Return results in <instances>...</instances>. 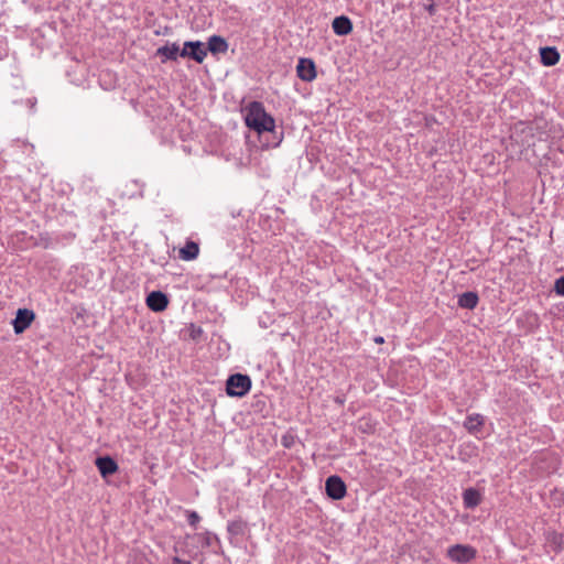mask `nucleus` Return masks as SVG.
<instances>
[{
  "mask_svg": "<svg viewBox=\"0 0 564 564\" xmlns=\"http://www.w3.org/2000/svg\"><path fill=\"white\" fill-rule=\"evenodd\" d=\"M245 122L248 128L261 134L263 132H273L275 129L274 118L265 111L260 101H251L245 108Z\"/></svg>",
  "mask_w": 564,
  "mask_h": 564,
  "instance_id": "f257e3e1",
  "label": "nucleus"
},
{
  "mask_svg": "<svg viewBox=\"0 0 564 564\" xmlns=\"http://www.w3.org/2000/svg\"><path fill=\"white\" fill-rule=\"evenodd\" d=\"M251 389V379L247 375L235 373L228 377L226 392L229 397L241 398Z\"/></svg>",
  "mask_w": 564,
  "mask_h": 564,
  "instance_id": "f03ea898",
  "label": "nucleus"
},
{
  "mask_svg": "<svg viewBox=\"0 0 564 564\" xmlns=\"http://www.w3.org/2000/svg\"><path fill=\"white\" fill-rule=\"evenodd\" d=\"M368 13H369V20L373 28L375 33L380 35L381 37H383V33L386 32V29H387V21H386L387 12H386L384 2L383 1H373L369 6Z\"/></svg>",
  "mask_w": 564,
  "mask_h": 564,
  "instance_id": "7ed1b4c3",
  "label": "nucleus"
},
{
  "mask_svg": "<svg viewBox=\"0 0 564 564\" xmlns=\"http://www.w3.org/2000/svg\"><path fill=\"white\" fill-rule=\"evenodd\" d=\"M477 550L467 544H455L448 547L447 556L455 563L467 564L476 558Z\"/></svg>",
  "mask_w": 564,
  "mask_h": 564,
  "instance_id": "20e7f679",
  "label": "nucleus"
},
{
  "mask_svg": "<svg viewBox=\"0 0 564 564\" xmlns=\"http://www.w3.org/2000/svg\"><path fill=\"white\" fill-rule=\"evenodd\" d=\"M182 57H189L196 63L200 64L207 56L206 45L200 41H187L180 53Z\"/></svg>",
  "mask_w": 564,
  "mask_h": 564,
  "instance_id": "39448f33",
  "label": "nucleus"
},
{
  "mask_svg": "<svg viewBox=\"0 0 564 564\" xmlns=\"http://www.w3.org/2000/svg\"><path fill=\"white\" fill-rule=\"evenodd\" d=\"M325 491L333 500H340L346 496L347 488L339 476L333 475L326 479Z\"/></svg>",
  "mask_w": 564,
  "mask_h": 564,
  "instance_id": "423d86ee",
  "label": "nucleus"
},
{
  "mask_svg": "<svg viewBox=\"0 0 564 564\" xmlns=\"http://www.w3.org/2000/svg\"><path fill=\"white\" fill-rule=\"evenodd\" d=\"M35 314L33 311L28 308H19L13 319V329L15 334L23 333L34 321Z\"/></svg>",
  "mask_w": 564,
  "mask_h": 564,
  "instance_id": "0eeeda50",
  "label": "nucleus"
},
{
  "mask_svg": "<svg viewBox=\"0 0 564 564\" xmlns=\"http://www.w3.org/2000/svg\"><path fill=\"white\" fill-rule=\"evenodd\" d=\"M296 74L303 82H312L316 78V66L311 58H300L296 66Z\"/></svg>",
  "mask_w": 564,
  "mask_h": 564,
  "instance_id": "6e6552de",
  "label": "nucleus"
},
{
  "mask_svg": "<svg viewBox=\"0 0 564 564\" xmlns=\"http://www.w3.org/2000/svg\"><path fill=\"white\" fill-rule=\"evenodd\" d=\"M147 305L153 312H162L169 305L167 296L161 291H152L147 296Z\"/></svg>",
  "mask_w": 564,
  "mask_h": 564,
  "instance_id": "1a4fd4ad",
  "label": "nucleus"
},
{
  "mask_svg": "<svg viewBox=\"0 0 564 564\" xmlns=\"http://www.w3.org/2000/svg\"><path fill=\"white\" fill-rule=\"evenodd\" d=\"M95 464L104 478L113 475L118 470V464L110 456L98 457Z\"/></svg>",
  "mask_w": 564,
  "mask_h": 564,
  "instance_id": "9d476101",
  "label": "nucleus"
},
{
  "mask_svg": "<svg viewBox=\"0 0 564 564\" xmlns=\"http://www.w3.org/2000/svg\"><path fill=\"white\" fill-rule=\"evenodd\" d=\"M332 28L336 35L344 36L352 31V23L348 17L339 15L333 20Z\"/></svg>",
  "mask_w": 564,
  "mask_h": 564,
  "instance_id": "9b49d317",
  "label": "nucleus"
},
{
  "mask_svg": "<svg viewBox=\"0 0 564 564\" xmlns=\"http://www.w3.org/2000/svg\"><path fill=\"white\" fill-rule=\"evenodd\" d=\"M207 52L212 54H224L228 51V43L225 37L220 35H212L207 42Z\"/></svg>",
  "mask_w": 564,
  "mask_h": 564,
  "instance_id": "f8f14e48",
  "label": "nucleus"
},
{
  "mask_svg": "<svg viewBox=\"0 0 564 564\" xmlns=\"http://www.w3.org/2000/svg\"><path fill=\"white\" fill-rule=\"evenodd\" d=\"M463 502L466 509H474L481 502V494L475 488H467L463 492Z\"/></svg>",
  "mask_w": 564,
  "mask_h": 564,
  "instance_id": "ddd939ff",
  "label": "nucleus"
},
{
  "mask_svg": "<svg viewBox=\"0 0 564 564\" xmlns=\"http://www.w3.org/2000/svg\"><path fill=\"white\" fill-rule=\"evenodd\" d=\"M485 424V417L484 415L479 414V413H473V414H469L465 422H464V427L471 434H475L477 432H479L481 430V427L484 426Z\"/></svg>",
  "mask_w": 564,
  "mask_h": 564,
  "instance_id": "4468645a",
  "label": "nucleus"
},
{
  "mask_svg": "<svg viewBox=\"0 0 564 564\" xmlns=\"http://www.w3.org/2000/svg\"><path fill=\"white\" fill-rule=\"evenodd\" d=\"M478 302V294L476 292L468 291L459 295L457 303L462 308L474 310Z\"/></svg>",
  "mask_w": 564,
  "mask_h": 564,
  "instance_id": "2eb2a0df",
  "label": "nucleus"
},
{
  "mask_svg": "<svg viewBox=\"0 0 564 564\" xmlns=\"http://www.w3.org/2000/svg\"><path fill=\"white\" fill-rule=\"evenodd\" d=\"M541 62L545 66H553L560 59V54L555 47H543L540 51Z\"/></svg>",
  "mask_w": 564,
  "mask_h": 564,
  "instance_id": "dca6fc26",
  "label": "nucleus"
},
{
  "mask_svg": "<svg viewBox=\"0 0 564 564\" xmlns=\"http://www.w3.org/2000/svg\"><path fill=\"white\" fill-rule=\"evenodd\" d=\"M199 247L194 241H187L186 245L180 250V258L185 261L194 260L198 257Z\"/></svg>",
  "mask_w": 564,
  "mask_h": 564,
  "instance_id": "f3484780",
  "label": "nucleus"
},
{
  "mask_svg": "<svg viewBox=\"0 0 564 564\" xmlns=\"http://www.w3.org/2000/svg\"><path fill=\"white\" fill-rule=\"evenodd\" d=\"M180 47L176 43L166 44L156 50V55L164 56L165 59L176 61L180 56Z\"/></svg>",
  "mask_w": 564,
  "mask_h": 564,
  "instance_id": "a211bd4d",
  "label": "nucleus"
},
{
  "mask_svg": "<svg viewBox=\"0 0 564 564\" xmlns=\"http://www.w3.org/2000/svg\"><path fill=\"white\" fill-rule=\"evenodd\" d=\"M202 543L204 546L210 547L214 545V543H219V540L217 535L213 534L212 532H205L200 535Z\"/></svg>",
  "mask_w": 564,
  "mask_h": 564,
  "instance_id": "6ab92c4d",
  "label": "nucleus"
},
{
  "mask_svg": "<svg viewBox=\"0 0 564 564\" xmlns=\"http://www.w3.org/2000/svg\"><path fill=\"white\" fill-rule=\"evenodd\" d=\"M186 519L191 527L196 528L198 522L200 521V517L196 511L187 510L186 511Z\"/></svg>",
  "mask_w": 564,
  "mask_h": 564,
  "instance_id": "aec40b11",
  "label": "nucleus"
},
{
  "mask_svg": "<svg viewBox=\"0 0 564 564\" xmlns=\"http://www.w3.org/2000/svg\"><path fill=\"white\" fill-rule=\"evenodd\" d=\"M554 291L557 295L564 296V276H561L555 280Z\"/></svg>",
  "mask_w": 564,
  "mask_h": 564,
  "instance_id": "412c9836",
  "label": "nucleus"
},
{
  "mask_svg": "<svg viewBox=\"0 0 564 564\" xmlns=\"http://www.w3.org/2000/svg\"><path fill=\"white\" fill-rule=\"evenodd\" d=\"M26 105L30 108V110L33 112L34 108H35V105H36V99L35 98L26 99Z\"/></svg>",
  "mask_w": 564,
  "mask_h": 564,
  "instance_id": "4be33fe9",
  "label": "nucleus"
},
{
  "mask_svg": "<svg viewBox=\"0 0 564 564\" xmlns=\"http://www.w3.org/2000/svg\"><path fill=\"white\" fill-rule=\"evenodd\" d=\"M426 10L430 12V14H433L435 12V6L434 3H431L426 7Z\"/></svg>",
  "mask_w": 564,
  "mask_h": 564,
  "instance_id": "5701e85b",
  "label": "nucleus"
},
{
  "mask_svg": "<svg viewBox=\"0 0 564 564\" xmlns=\"http://www.w3.org/2000/svg\"><path fill=\"white\" fill-rule=\"evenodd\" d=\"M174 562L177 563V564H192L191 562L188 561H183L178 557H174Z\"/></svg>",
  "mask_w": 564,
  "mask_h": 564,
  "instance_id": "b1692460",
  "label": "nucleus"
},
{
  "mask_svg": "<svg viewBox=\"0 0 564 564\" xmlns=\"http://www.w3.org/2000/svg\"><path fill=\"white\" fill-rule=\"evenodd\" d=\"M375 341H376V343H383V341H384V339H383V337L379 336V337H376V338H375Z\"/></svg>",
  "mask_w": 564,
  "mask_h": 564,
  "instance_id": "393cba45",
  "label": "nucleus"
},
{
  "mask_svg": "<svg viewBox=\"0 0 564 564\" xmlns=\"http://www.w3.org/2000/svg\"><path fill=\"white\" fill-rule=\"evenodd\" d=\"M155 34H156V35H161V34H163V33H162V31H155Z\"/></svg>",
  "mask_w": 564,
  "mask_h": 564,
  "instance_id": "a878e982",
  "label": "nucleus"
}]
</instances>
